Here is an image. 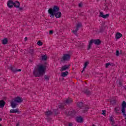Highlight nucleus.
Here are the masks:
<instances>
[{
	"instance_id": "24",
	"label": "nucleus",
	"mask_w": 126,
	"mask_h": 126,
	"mask_svg": "<svg viewBox=\"0 0 126 126\" xmlns=\"http://www.w3.org/2000/svg\"><path fill=\"white\" fill-rule=\"evenodd\" d=\"M7 42H8V40L7 39V38H4L2 40V44L3 45H6V44H7Z\"/></svg>"
},
{
	"instance_id": "6",
	"label": "nucleus",
	"mask_w": 126,
	"mask_h": 126,
	"mask_svg": "<svg viewBox=\"0 0 126 126\" xmlns=\"http://www.w3.org/2000/svg\"><path fill=\"white\" fill-rule=\"evenodd\" d=\"M126 102L125 101H123L122 104V109L121 111L123 113V116L125 117H126Z\"/></svg>"
},
{
	"instance_id": "30",
	"label": "nucleus",
	"mask_w": 126,
	"mask_h": 126,
	"mask_svg": "<svg viewBox=\"0 0 126 126\" xmlns=\"http://www.w3.org/2000/svg\"><path fill=\"white\" fill-rule=\"evenodd\" d=\"M42 61H47L48 60V57L46 55L42 56Z\"/></svg>"
},
{
	"instance_id": "17",
	"label": "nucleus",
	"mask_w": 126,
	"mask_h": 126,
	"mask_svg": "<svg viewBox=\"0 0 126 126\" xmlns=\"http://www.w3.org/2000/svg\"><path fill=\"white\" fill-rule=\"evenodd\" d=\"M13 6H14V7H16V8H18V7H19V6H20V3L18 1H15V2H14Z\"/></svg>"
},
{
	"instance_id": "16",
	"label": "nucleus",
	"mask_w": 126,
	"mask_h": 126,
	"mask_svg": "<svg viewBox=\"0 0 126 126\" xmlns=\"http://www.w3.org/2000/svg\"><path fill=\"white\" fill-rule=\"evenodd\" d=\"M120 111H121V107H120V106H118L114 108V112H115L116 114H120Z\"/></svg>"
},
{
	"instance_id": "47",
	"label": "nucleus",
	"mask_w": 126,
	"mask_h": 126,
	"mask_svg": "<svg viewBox=\"0 0 126 126\" xmlns=\"http://www.w3.org/2000/svg\"><path fill=\"white\" fill-rule=\"evenodd\" d=\"M73 125V124H72V123H69L68 124V126H72Z\"/></svg>"
},
{
	"instance_id": "51",
	"label": "nucleus",
	"mask_w": 126,
	"mask_h": 126,
	"mask_svg": "<svg viewBox=\"0 0 126 126\" xmlns=\"http://www.w3.org/2000/svg\"><path fill=\"white\" fill-rule=\"evenodd\" d=\"M16 71H21V69H16Z\"/></svg>"
},
{
	"instance_id": "31",
	"label": "nucleus",
	"mask_w": 126,
	"mask_h": 126,
	"mask_svg": "<svg viewBox=\"0 0 126 126\" xmlns=\"http://www.w3.org/2000/svg\"><path fill=\"white\" fill-rule=\"evenodd\" d=\"M44 79L45 80H47V81H49L50 80V76L47 75H44Z\"/></svg>"
},
{
	"instance_id": "7",
	"label": "nucleus",
	"mask_w": 126,
	"mask_h": 126,
	"mask_svg": "<svg viewBox=\"0 0 126 126\" xmlns=\"http://www.w3.org/2000/svg\"><path fill=\"white\" fill-rule=\"evenodd\" d=\"M109 16H110V14H106L104 15L103 12H99V17H102V18L106 19V18H109Z\"/></svg>"
},
{
	"instance_id": "23",
	"label": "nucleus",
	"mask_w": 126,
	"mask_h": 126,
	"mask_svg": "<svg viewBox=\"0 0 126 126\" xmlns=\"http://www.w3.org/2000/svg\"><path fill=\"white\" fill-rule=\"evenodd\" d=\"M67 75H68V71H66L65 72L61 73V76L62 77H65V76H67Z\"/></svg>"
},
{
	"instance_id": "2",
	"label": "nucleus",
	"mask_w": 126,
	"mask_h": 126,
	"mask_svg": "<svg viewBox=\"0 0 126 126\" xmlns=\"http://www.w3.org/2000/svg\"><path fill=\"white\" fill-rule=\"evenodd\" d=\"M48 13L50 14L51 18H61L62 17V12L60 11V7L54 5L53 7L50 8L48 10Z\"/></svg>"
},
{
	"instance_id": "28",
	"label": "nucleus",
	"mask_w": 126,
	"mask_h": 126,
	"mask_svg": "<svg viewBox=\"0 0 126 126\" xmlns=\"http://www.w3.org/2000/svg\"><path fill=\"white\" fill-rule=\"evenodd\" d=\"M10 70L12 71V72H16V68L12 66H11V67L9 68Z\"/></svg>"
},
{
	"instance_id": "9",
	"label": "nucleus",
	"mask_w": 126,
	"mask_h": 126,
	"mask_svg": "<svg viewBox=\"0 0 126 126\" xmlns=\"http://www.w3.org/2000/svg\"><path fill=\"white\" fill-rule=\"evenodd\" d=\"M69 66H70V65H64L62 66L61 69H60L61 71H63L64 70H66V69H68L69 68Z\"/></svg>"
},
{
	"instance_id": "10",
	"label": "nucleus",
	"mask_w": 126,
	"mask_h": 126,
	"mask_svg": "<svg viewBox=\"0 0 126 126\" xmlns=\"http://www.w3.org/2000/svg\"><path fill=\"white\" fill-rule=\"evenodd\" d=\"M102 43V41L100 39H94V44L96 45V46H99V45H101Z\"/></svg>"
},
{
	"instance_id": "29",
	"label": "nucleus",
	"mask_w": 126,
	"mask_h": 126,
	"mask_svg": "<svg viewBox=\"0 0 126 126\" xmlns=\"http://www.w3.org/2000/svg\"><path fill=\"white\" fill-rule=\"evenodd\" d=\"M45 115L47 117H49V116H51V115H53V112L51 111H46L45 112Z\"/></svg>"
},
{
	"instance_id": "13",
	"label": "nucleus",
	"mask_w": 126,
	"mask_h": 126,
	"mask_svg": "<svg viewBox=\"0 0 126 126\" xmlns=\"http://www.w3.org/2000/svg\"><path fill=\"white\" fill-rule=\"evenodd\" d=\"M122 37H123V34L120 32H118L116 33L115 38L116 40H119V39H120V38H122Z\"/></svg>"
},
{
	"instance_id": "57",
	"label": "nucleus",
	"mask_w": 126,
	"mask_h": 126,
	"mask_svg": "<svg viewBox=\"0 0 126 126\" xmlns=\"http://www.w3.org/2000/svg\"><path fill=\"white\" fill-rule=\"evenodd\" d=\"M99 0H96V1H99Z\"/></svg>"
},
{
	"instance_id": "54",
	"label": "nucleus",
	"mask_w": 126,
	"mask_h": 126,
	"mask_svg": "<svg viewBox=\"0 0 126 126\" xmlns=\"http://www.w3.org/2000/svg\"><path fill=\"white\" fill-rule=\"evenodd\" d=\"M124 88H125V90H126V86H125V87H124Z\"/></svg>"
},
{
	"instance_id": "15",
	"label": "nucleus",
	"mask_w": 126,
	"mask_h": 126,
	"mask_svg": "<svg viewBox=\"0 0 126 126\" xmlns=\"http://www.w3.org/2000/svg\"><path fill=\"white\" fill-rule=\"evenodd\" d=\"M76 120L77 123H81L83 122V118L81 116L77 117L76 118Z\"/></svg>"
},
{
	"instance_id": "38",
	"label": "nucleus",
	"mask_w": 126,
	"mask_h": 126,
	"mask_svg": "<svg viewBox=\"0 0 126 126\" xmlns=\"http://www.w3.org/2000/svg\"><path fill=\"white\" fill-rule=\"evenodd\" d=\"M109 121H110V122H111L112 123V122H114L115 120H114V118L112 116H111L110 118Z\"/></svg>"
},
{
	"instance_id": "39",
	"label": "nucleus",
	"mask_w": 126,
	"mask_h": 126,
	"mask_svg": "<svg viewBox=\"0 0 126 126\" xmlns=\"http://www.w3.org/2000/svg\"><path fill=\"white\" fill-rule=\"evenodd\" d=\"M102 115H103V116H106V110H102Z\"/></svg>"
},
{
	"instance_id": "55",
	"label": "nucleus",
	"mask_w": 126,
	"mask_h": 126,
	"mask_svg": "<svg viewBox=\"0 0 126 126\" xmlns=\"http://www.w3.org/2000/svg\"><path fill=\"white\" fill-rule=\"evenodd\" d=\"M64 80V78H62V80Z\"/></svg>"
},
{
	"instance_id": "8",
	"label": "nucleus",
	"mask_w": 126,
	"mask_h": 126,
	"mask_svg": "<svg viewBox=\"0 0 126 126\" xmlns=\"http://www.w3.org/2000/svg\"><path fill=\"white\" fill-rule=\"evenodd\" d=\"M7 5L8 7H9V8H11L12 7H13V5H14L13 1L11 0H9L7 1Z\"/></svg>"
},
{
	"instance_id": "40",
	"label": "nucleus",
	"mask_w": 126,
	"mask_h": 126,
	"mask_svg": "<svg viewBox=\"0 0 126 126\" xmlns=\"http://www.w3.org/2000/svg\"><path fill=\"white\" fill-rule=\"evenodd\" d=\"M54 33V31L51 30L49 31V35H52Z\"/></svg>"
},
{
	"instance_id": "42",
	"label": "nucleus",
	"mask_w": 126,
	"mask_h": 126,
	"mask_svg": "<svg viewBox=\"0 0 126 126\" xmlns=\"http://www.w3.org/2000/svg\"><path fill=\"white\" fill-rule=\"evenodd\" d=\"M79 15L80 16H83V15H84V14H83V13H82V12H81V13H79Z\"/></svg>"
},
{
	"instance_id": "25",
	"label": "nucleus",
	"mask_w": 126,
	"mask_h": 126,
	"mask_svg": "<svg viewBox=\"0 0 126 126\" xmlns=\"http://www.w3.org/2000/svg\"><path fill=\"white\" fill-rule=\"evenodd\" d=\"M88 64H89V62H86L84 63V66L83 68V70L81 71L82 73L83 72V71H84L85 68H86V66H87V65H88Z\"/></svg>"
},
{
	"instance_id": "36",
	"label": "nucleus",
	"mask_w": 126,
	"mask_h": 126,
	"mask_svg": "<svg viewBox=\"0 0 126 126\" xmlns=\"http://www.w3.org/2000/svg\"><path fill=\"white\" fill-rule=\"evenodd\" d=\"M119 86H118V87H122V86H123V83L122 82L121 80L119 81Z\"/></svg>"
},
{
	"instance_id": "58",
	"label": "nucleus",
	"mask_w": 126,
	"mask_h": 126,
	"mask_svg": "<svg viewBox=\"0 0 126 126\" xmlns=\"http://www.w3.org/2000/svg\"><path fill=\"white\" fill-rule=\"evenodd\" d=\"M30 62H32V61H31V60H30Z\"/></svg>"
},
{
	"instance_id": "46",
	"label": "nucleus",
	"mask_w": 126,
	"mask_h": 126,
	"mask_svg": "<svg viewBox=\"0 0 126 126\" xmlns=\"http://www.w3.org/2000/svg\"><path fill=\"white\" fill-rule=\"evenodd\" d=\"M112 124H111L112 125V126H114V125H115V124H116V122H115V121H112Z\"/></svg>"
},
{
	"instance_id": "4",
	"label": "nucleus",
	"mask_w": 126,
	"mask_h": 126,
	"mask_svg": "<svg viewBox=\"0 0 126 126\" xmlns=\"http://www.w3.org/2000/svg\"><path fill=\"white\" fill-rule=\"evenodd\" d=\"M77 107L79 109L82 110L83 113H85L86 112H87L89 109V107L86 106V105H84L83 102H78L77 103Z\"/></svg>"
},
{
	"instance_id": "33",
	"label": "nucleus",
	"mask_w": 126,
	"mask_h": 126,
	"mask_svg": "<svg viewBox=\"0 0 126 126\" xmlns=\"http://www.w3.org/2000/svg\"><path fill=\"white\" fill-rule=\"evenodd\" d=\"M37 45L38 46H42L43 45V42L41 41V40H39L37 41Z\"/></svg>"
},
{
	"instance_id": "18",
	"label": "nucleus",
	"mask_w": 126,
	"mask_h": 126,
	"mask_svg": "<svg viewBox=\"0 0 126 126\" xmlns=\"http://www.w3.org/2000/svg\"><path fill=\"white\" fill-rule=\"evenodd\" d=\"M71 103H72V99L70 98L66 99L64 102V104H71Z\"/></svg>"
},
{
	"instance_id": "22",
	"label": "nucleus",
	"mask_w": 126,
	"mask_h": 126,
	"mask_svg": "<svg viewBox=\"0 0 126 126\" xmlns=\"http://www.w3.org/2000/svg\"><path fill=\"white\" fill-rule=\"evenodd\" d=\"M109 65H111V66H115V65L114 63H108L105 64V67H106V68H108V67H109Z\"/></svg>"
},
{
	"instance_id": "56",
	"label": "nucleus",
	"mask_w": 126,
	"mask_h": 126,
	"mask_svg": "<svg viewBox=\"0 0 126 126\" xmlns=\"http://www.w3.org/2000/svg\"><path fill=\"white\" fill-rule=\"evenodd\" d=\"M118 126V125H114V126Z\"/></svg>"
},
{
	"instance_id": "32",
	"label": "nucleus",
	"mask_w": 126,
	"mask_h": 126,
	"mask_svg": "<svg viewBox=\"0 0 126 126\" xmlns=\"http://www.w3.org/2000/svg\"><path fill=\"white\" fill-rule=\"evenodd\" d=\"M77 31H78V30L76 29L75 30H73L72 32L74 34V35L77 36Z\"/></svg>"
},
{
	"instance_id": "19",
	"label": "nucleus",
	"mask_w": 126,
	"mask_h": 126,
	"mask_svg": "<svg viewBox=\"0 0 126 126\" xmlns=\"http://www.w3.org/2000/svg\"><path fill=\"white\" fill-rule=\"evenodd\" d=\"M68 114L69 116H71V117H74V116H75V111L72 110L71 111H69Z\"/></svg>"
},
{
	"instance_id": "1",
	"label": "nucleus",
	"mask_w": 126,
	"mask_h": 126,
	"mask_svg": "<svg viewBox=\"0 0 126 126\" xmlns=\"http://www.w3.org/2000/svg\"><path fill=\"white\" fill-rule=\"evenodd\" d=\"M48 63L45 62L44 64L37 65V67L33 70V75L35 77H42L46 73Z\"/></svg>"
},
{
	"instance_id": "27",
	"label": "nucleus",
	"mask_w": 126,
	"mask_h": 126,
	"mask_svg": "<svg viewBox=\"0 0 126 126\" xmlns=\"http://www.w3.org/2000/svg\"><path fill=\"white\" fill-rule=\"evenodd\" d=\"M29 53L31 56H35V52L34 49H30Z\"/></svg>"
},
{
	"instance_id": "5",
	"label": "nucleus",
	"mask_w": 126,
	"mask_h": 126,
	"mask_svg": "<svg viewBox=\"0 0 126 126\" xmlns=\"http://www.w3.org/2000/svg\"><path fill=\"white\" fill-rule=\"evenodd\" d=\"M70 61V55L69 54H64L61 59V63H64V62H68Z\"/></svg>"
},
{
	"instance_id": "20",
	"label": "nucleus",
	"mask_w": 126,
	"mask_h": 126,
	"mask_svg": "<svg viewBox=\"0 0 126 126\" xmlns=\"http://www.w3.org/2000/svg\"><path fill=\"white\" fill-rule=\"evenodd\" d=\"M105 28L104 26H101L100 27L99 31L98 32V33H103L104 31H105Z\"/></svg>"
},
{
	"instance_id": "21",
	"label": "nucleus",
	"mask_w": 126,
	"mask_h": 126,
	"mask_svg": "<svg viewBox=\"0 0 126 126\" xmlns=\"http://www.w3.org/2000/svg\"><path fill=\"white\" fill-rule=\"evenodd\" d=\"M5 105V102L3 100H0V108H3Z\"/></svg>"
},
{
	"instance_id": "37",
	"label": "nucleus",
	"mask_w": 126,
	"mask_h": 126,
	"mask_svg": "<svg viewBox=\"0 0 126 126\" xmlns=\"http://www.w3.org/2000/svg\"><path fill=\"white\" fill-rule=\"evenodd\" d=\"M116 55L117 57L120 56V51L119 50H116Z\"/></svg>"
},
{
	"instance_id": "14",
	"label": "nucleus",
	"mask_w": 126,
	"mask_h": 126,
	"mask_svg": "<svg viewBox=\"0 0 126 126\" xmlns=\"http://www.w3.org/2000/svg\"><path fill=\"white\" fill-rule=\"evenodd\" d=\"M93 43L94 44V39H91L89 43L88 47L87 48L88 51H89V50L91 49V46H92V44H93Z\"/></svg>"
},
{
	"instance_id": "49",
	"label": "nucleus",
	"mask_w": 126,
	"mask_h": 126,
	"mask_svg": "<svg viewBox=\"0 0 126 126\" xmlns=\"http://www.w3.org/2000/svg\"><path fill=\"white\" fill-rule=\"evenodd\" d=\"M119 54L120 55H122V54H123V50H120Z\"/></svg>"
},
{
	"instance_id": "26",
	"label": "nucleus",
	"mask_w": 126,
	"mask_h": 126,
	"mask_svg": "<svg viewBox=\"0 0 126 126\" xmlns=\"http://www.w3.org/2000/svg\"><path fill=\"white\" fill-rule=\"evenodd\" d=\"M81 27H82V24H81V23H78L76 26V29H77V30H78Z\"/></svg>"
},
{
	"instance_id": "35",
	"label": "nucleus",
	"mask_w": 126,
	"mask_h": 126,
	"mask_svg": "<svg viewBox=\"0 0 126 126\" xmlns=\"http://www.w3.org/2000/svg\"><path fill=\"white\" fill-rule=\"evenodd\" d=\"M59 109H63L64 107V106L63 105V104H62L60 105H59Z\"/></svg>"
},
{
	"instance_id": "3",
	"label": "nucleus",
	"mask_w": 126,
	"mask_h": 126,
	"mask_svg": "<svg viewBox=\"0 0 126 126\" xmlns=\"http://www.w3.org/2000/svg\"><path fill=\"white\" fill-rule=\"evenodd\" d=\"M22 102H23L22 98L19 96H17L12 99L10 103L11 107H12L13 109H15V108H16L17 105H18L17 103H22Z\"/></svg>"
},
{
	"instance_id": "12",
	"label": "nucleus",
	"mask_w": 126,
	"mask_h": 126,
	"mask_svg": "<svg viewBox=\"0 0 126 126\" xmlns=\"http://www.w3.org/2000/svg\"><path fill=\"white\" fill-rule=\"evenodd\" d=\"M15 113H18V114H20V111H19V109H11L10 110V114H14Z\"/></svg>"
},
{
	"instance_id": "53",
	"label": "nucleus",
	"mask_w": 126,
	"mask_h": 126,
	"mask_svg": "<svg viewBox=\"0 0 126 126\" xmlns=\"http://www.w3.org/2000/svg\"><path fill=\"white\" fill-rule=\"evenodd\" d=\"M1 121H2V118H0V122H1Z\"/></svg>"
},
{
	"instance_id": "34",
	"label": "nucleus",
	"mask_w": 126,
	"mask_h": 126,
	"mask_svg": "<svg viewBox=\"0 0 126 126\" xmlns=\"http://www.w3.org/2000/svg\"><path fill=\"white\" fill-rule=\"evenodd\" d=\"M107 4H108V2H106L104 4L105 9H106V10H108V9H109V7L108 6V5H107Z\"/></svg>"
},
{
	"instance_id": "52",
	"label": "nucleus",
	"mask_w": 126,
	"mask_h": 126,
	"mask_svg": "<svg viewBox=\"0 0 126 126\" xmlns=\"http://www.w3.org/2000/svg\"><path fill=\"white\" fill-rule=\"evenodd\" d=\"M16 126H19V123H18L16 124Z\"/></svg>"
},
{
	"instance_id": "41",
	"label": "nucleus",
	"mask_w": 126,
	"mask_h": 126,
	"mask_svg": "<svg viewBox=\"0 0 126 126\" xmlns=\"http://www.w3.org/2000/svg\"><path fill=\"white\" fill-rule=\"evenodd\" d=\"M54 112H55V116H57V115H58L59 113H58V111H57V110H54Z\"/></svg>"
},
{
	"instance_id": "50",
	"label": "nucleus",
	"mask_w": 126,
	"mask_h": 126,
	"mask_svg": "<svg viewBox=\"0 0 126 126\" xmlns=\"http://www.w3.org/2000/svg\"><path fill=\"white\" fill-rule=\"evenodd\" d=\"M27 40H28V38L27 37H25V41H26Z\"/></svg>"
},
{
	"instance_id": "48",
	"label": "nucleus",
	"mask_w": 126,
	"mask_h": 126,
	"mask_svg": "<svg viewBox=\"0 0 126 126\" xmlns=\"http://www.w3.org/2000/svg\"><path fill=\"white\" fill-rule=\"evenodd\" d=\"M110 4H111V5L112 6V4L111 3H107V5H108V7H109V5H110Z\"/></svg>"
},
{
	"instance_id": "43",
	"label": "nucleus",
	"mask_w": 126,
	"mask_h": 126,
	"mask_svg": "<svg viewBox=\"0 0 126 126\" xmlns=\"http://www.w3.org/2000/svg\"><path fill=\"white\" fill-rule=\"evenodd\" d=\"M111 103H112V104H116V103H117V102L116 101V100H112V101H111Z\"/></svg>"
},
{
	"instance_id": "11",
	"label": "nucleus",
	"mask_w": 126,
	"mask_h": 126,
	"mask_svg": "<svg viewBox=\"0 0 126 126\" xmlns=\"http://www.w3.org/2000/svg\"><path fill=\"white\" fill-rule=\"evenodd\" d=\"M83 92L86 95H91V92L89 89H84Z\"/></svg>"
},
{
	"instance_id": "45",
	"label": "nucleus",
	"mask_w": 126,
	"mask_h": 126,
	"mask_svg": "<svg viewBox=\"0 0 126 126\" xmlns=\"http://www.w3.org/2000/svg\"><path fill=\"white\" fill-rule=\"evenodd\" d=\"M78 6H79V7H82V4L79 3V4H78Z\"/></svg>"
},
{
	"instance_id": "44",
	"label": "nucleus",
	"mask_w": 126,
	"mask_h": 126,
	"mask_svg": "<svg viewBox=\"0 0 126 126\" xmlns=\"http://www.w3.org/2000/svg\"><path fill=\"white\" fill-rule=\"evenodd\" d=\"M18 8H19V10H23V7H18Z\"/></svg>"
}]
</instances>
